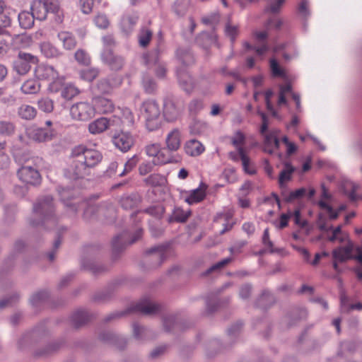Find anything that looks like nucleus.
<instances>
[{
    "mask_svg": "<svg viewBox=\"0 0 362 362\" xmlns=\"http://www.w3.org/2000/svg\"><path fill=\"white\" fill-rule=\"evenodd\" d=\"M176 54L178 60L185 66H189L194 62V56L188 49L179 48L176 52Z\"/></svg>",
    "mask_w": 362,
    "mask_h": 362,
    "instance_id": "obj_38",
    "label": "nucleus"
},
{
    "mask_svg": "<svg viewBox=\"0 0 362 362\" xmlns=\"http://www.w3.org/2000/svg\"><path fill=\"white\" fill-rule=\"evenodd\" d=\"M239 155H240V158L242 160V165H243L244 171L249 175L255 174L256 170L254 168H250L249 167L250 158L245 154L244 148H239Z\"/></svg>",
    "mask_w": 362,
    "mask_h": 362,
    "instance_id": "obj_52",
    "label": "nucleus"
},
{
    "mask_svg": "<svg viewBox=\"0 0 362 362\" xmlns=\"http://www.w3.org/2000/svg\"><path fill=\"white\" fill-rule=\"evenodd\" d=\"M78 94V88L71 83H65L61 92L62 97L66 100H71Z\"/></svg>",
    "mask_w": 362,
    "mask_h": 362,
    "instance_id": "obj_44",
    "label": "nucleus"
},
{
    "mask_svg": "<svg viewBox=\"0 0 362 362\" xmlns=\"http://www.w3.org/2000/svg\"><path fill=\"white\" fill-rule=\"evenodd\" d=\"M279 98L277 101L278 106L281 107V105H288V101L286 98V95L287 94H291L292 98L296 102V110L298 112H301L302 108L300 105V94L298 93L293 92V88L291 83H288L284 85H279Z\"/></svg>",
    "mask_w": 362,
    "mask_h": 362,
    "instance_id": "obj_11",
    "label": "nucleus"
},
{
    "mask_svg": "<svg viewBox=\"0 0 362 362\" xmlns=\"http://www.w3.org/2000/svg\"><path fill=\"white\" fill-rule=\"evenodd\" d=\"M37 106L40 110L49 113L54 110V102L49 98H42L37 101Z\"/></svg>",
    "mask_w": 362,
    "mask_h": 362,
    "instance_id": "obj_51",
    "label": "nucleus"
},
{
    "mask_svg": "<svg viewBox=\"0 0 362 362\" xmlns=\"http://www.w3.org/2000/svg\"><path fill=\"white\" fill-rule=\"evenodd\" d=\"M160 48L159 47H156L148 53L144 54V60L145 64L148 67L151 68L153 66H157L158 64H160Z\"/></svg>",
    "mask_w": 362,
    "mask_h": 362,
    "instance_id": "obj_28",
    "label": "nucleus"
},
{
    "mask_svg": "<svg viewBox=\"0 0 362 362\" xmlns=\"http://www.w3.org/2000/svg\"><path fill=\"white\" fill-rule=\"evenodd\" d=\"M214 41L212 37L206 33H202L197 39V44L204 49H208Z\"/></svg>",
    "mask_w": 362,
    "mask_h": 362,
    "instance_id": "obj_61",
    "label": "nucleus"
},
{
    "mask_svg": "<svg viewBox=\"0 0 362 362\" xmlns=\"http://www.w3.org/2000/svg\"><path fill=\"white\" fill-rule=\"evenodd\" d=\"M358 188L359 186L351 181H346L343 184L344 193L351 202H355L359 199L356 193Z\"/></svg>",
    "mask_w": 362,
    "mask_h": 362,
    "instance_id": "obj_35",
    "label": "nucleus"
},
{
    "mask_svg": "<svg viewBox=\"0 0 362 362\" xmlns=\"http://www.w3.org/2000/svg\"><path fill=\"white\" fill-rule=\"evenodd\" d=\"M245 136L243 132L238 131L232 138V144L239 152V148H243L242 145L245 143Z\"/></svg>",
    "mask_w": 362,
    "mask_h": 362,
    "instance_id": "obj_63",
    "label": "nucleus"
},
{
    "mask_svg": "<svg viewBox=\"0 0 362 362\" xmlns=\"http://www.w3.org/2000/svg\"><path fill=\"white\" fill-rule=\"evenodd\" d=\"M181 142L182 134L179 129H173L167 134L165 143V147L170 151H177L181 146Z\"/></svg>",
    "mask_w": 362,
    "mask_h": 362,
    "instance_id": "obj_18",
    "label": "nucleus"
},
{
    "mask_svg": "<svg viewBox=\"0 0 362 362\" xmlns=\"http://www.w3.org/2000/svg\"><path fill=\"white\" fill-rule=\"evenodd\" d=\"M139 161V158L137 155H134L132 158H130L124 164V169L119 174V177H123L127 173H130L134 168L136 165Z\"/></svg>",
    "mask_w": 362,
    "mask_h": 362,
    "instance_id": "obj_55",
    "label": "nucleus"
},
{
    "mask_svg": "<svg viewBox=\"0 0 362 362\" xmlns=\"http://www.w3.org/2000/svg\"><path fill=\"white\" fill-rule=\"evenodd\" d=\"M294 170L295 168L290 163L285 164L284 169H283L279 174V182L281 187L284 182L291 179V175Z\"/></svg>",
    "mask_w": 362,
    "mask_h": 362,
    "instance_id": "obj_45",
    "label": "nucleus"
},
{
    "mask_svg": "<svg viewBox=\"0 0 362 362\" xmlns=\"http://www.w3.org/2000/svg\"><path fill=\"white\" fill-rule=\"evenodd\" d=\"M111 141L117 149L127 153L134 146L136 139L130 132L121 130L113 134Z\"/></svg>",
    "mask_w": 362,
    "mask_h": 362,
    "instance_id": "obj_7",
    "label": "nucleus"
},
{
    "mask_svg": "<svg viewBox=\"0 0 362 362\" xmlns=\"http://www.w3.org/2000/svg\"><path fill=\"white\" fill-rule=\"evenodd\" d=\"M148 330L142 326H140L137 323L133 324V334L134 337L138 340H142L146 339L148 336Z\"/></svg>",
    "mask_w": 362,
    "mask_h": 362,
    "instance_id": "obj_59",
    "label": "nucleus"
},
{
    "mask_svg": "<svg viewBox=\"0 0 362 362\" xmlns=\"http://www.w3.org/2000/svg\"><path fill=\"white\" fill-rule=\"evenodd\" d=\"M74 160L71 165L64 170L65 176L71 180L84 178L90 174L92 169L103 159L102 153L93 148L79 145L73 148Z\"/></svg>",
    "mask_w": 362,
    "mask_h": 362,
    "instance_id": "obj_1",
    "label": "nucleus"
},
{
    "mask_svg": "<svg viewBox=\"0 0 362 362\" xmlns=\"http://www.w3.org/2000/svg\"><path fill=\"white\" fill-rule=\"evenodd\" d=\"M232 261L231 257L225 258L214 264L211 265L204 272L202 273L203 276H208L209 274L214 272H219L225 266Z\"/></svg>",
    "mask_w": 362,
    "mask_h": 362,
    "instance_id": "obj_43",
    "label": "nucleus"
},
{
    "mask_svg": "<svg viewBox=\"0 0 362 362\" xmlns=\"http://www.w3.org/2000/svg\"><path fill=\"white\" fill-rule=\"evenodd\" d=\"M143 230L141 228H137L132 235L131 240L128 242V244H133L137 240H139L142 235ZM127 237L129 234L127 232H124L121 234L116 235L112 241V252L114 254L119 253L121 252L127 244Z\"/></svg>",
    "mask_w": 362,
    "mask_h": 362,
    "instance_id": "obj_10",
    "label": "nucleus"
},
{
    "mask_svg": "<svg viewBox=\"0 0 362 362\" xmlns=\"http://www.w3.org/2000/svg\"><path fill=\"white\" fill-rule=\"evenodd\" d=\"M144 182L146 185L150 186H161L165 183V178L160 174H152L146 177Z\"/></svg>",
    "mask_w": 362,
    "mask_h": 362,
    "instance_id": "obj_50",
    "label": "nucleus"
},
{
    "mask_svg": "<svg viewBox=\"0 0 362 362\" xmlns=\"http://www.w3.org/2000/svg\"><path fill=\"white\" fill-rule=\"evenodd\" d=\"M76 60L81 64L88 65L90 62L89 55L83 49H78L75 53Z\"/></svg>",
    "mask_w": 362,
    "mask_h": 362,
    "instance_id": "obj_64",
    "label": "nucleus"
},
{
    "mask_svg": "<svg viewBox=\"0 0 362 362\" xmlns=\"http://www.w3.org/2000/svg\"><path fill=\"white\" fill-rule=\"evenodd\" d=\"M64 79V76H59V74H57L56 78L52 79V82L49 84L48 90L52 93L62 91L65 85Z\"/></svg>",
    "mask_w": 362,
    "mask_h": 362,
    "instance_id": "obj_47",
    "label": "nucleus"
},
{
    "mask_svg": "<svg viewBox=\"0 0 362 362\" xmlns=\"http://www.w3.org/2000/svg\"><path fill=\"white\" fill-rule=\"evenodd\" d=\"M21 90L25 94H35L40 90V85L33 79L27 80L22 84Z\"/></svg>",
    "mask_w": 362,
    "mask_h": 362,
    "instance_id": "obj_41",
    "label": "nucleus"
},
{
    "mask_svg": "<svg viewBox=\"0 0 362 362\" xmlns=\"http://www.w3.org/2000/svg\"><path fill=\"white\" fill-rule=\"evenodd\" d=\"M99 74V70L95 68L85 69L80 71V77L84 81H92Z\"/></svg>",
    "mask_w": 362,
    "mask_h": 362,
    "instance_id": "obj_53",
    "label": "nucleus"
},
{
    "mask_svg": "<svg viewBox=\"0 0 362 362\" xmlns=\"http://www.w3.org/2000/svg\"><path fill=\"white\" fill-rule=\"evenodd\" d=\"M141 201V197L137 193L124 194L120 198V204L121 206L125 210L133 209L138 206Z\"/></svg>",
    "mask_w": 362,
    "mask_h": 362,
    "instance_id": "obj_25",
    "label": "nucleus"
},
{
    "mask_svg": "<svg viewBox=\"0 0 362 362\" xmlns=\"http://www.w3.org/2000/svg\"><path fill=\"white\" fill-rule=\"evenodd\" d=\"M35 74L40 80H52L59 74L52 66L42 64L35 69Z\"/></svg>",
    "mask_w": 362,
    "mask_h": 362,
    "instance_id": "obj_26",
    "label": "nucleus"
},
{
    "mask_svg": "<svg viewBox=\"0 0 362 362\" xmlns=\"http://www.w3.org/2000/svg\"><path fill=\"white\" fill-rule=\"evenodd\" d=\"M221 302L216 298H209L208 297L206 300V313L209 315L215 311L220 307Z\"/></svg>",
    "mask_w": 362,
    "mask_h": 362,
    "instance_id": "obj_60",
    "label": "nucleus"
},
{
    "mask_svg": "<svg viewBox=\"0 0 362 362\" xmlns=\"http://www.w3.org/2000/svg\"><path fill=\"white\" fill-rule=\"evenodd\" d=\"M160 308V305L153 302L149 298H144L135 305L131 306L122 312H114L109 314L104 319L105 322L112 321L114 319L119 318L128 313L138 312L146 315L156 313Z\"/></svg>",
    "mask_w": 362,
    "mask_h": 362,
    "instance_id": "obj_3",
    "label": "nucleus"
},
{
    "mask_svg": "<svg viewBox=\"0 0 362 362\" xmlns=\"http://www.w3.org/2000/svg\"><path fill=\"white\" fill-rule=\"evenodd\" d=\"M90 316L87 311L78 310L75 311L71 316V322L76 327H79L90 320Z\"/></svg>",
    "mask_w": 362,
    "mask_h": 362,
    "instance_id": "obj_34",
    "label": "nucleus"
},
{
    "mask_svg": "<svg viewBox=\"0 0 362 362\" xmlns=\"http://www.w3.org/2000/svg\"><path fill=\"white\" fill-rule=\"evenodd\" d=\"M122 83V78L118 75L112 74L99 79L93 86V90L98 94H111L115 88Z\"/></svg>",
    "mask_w": 362,
    "mask_h": 362,
    "instance_id": "obj_6",
    "label": "nucleus"
},
{
    "mask_svg": "<svg viewBox=\"0 0 362 362\" xmlns=\"http://www.w3.org/2000/svg\"><path fill=\"white\" fill-rule=\"evenodd\" d=\"M33 214L40 218L37 222L35 220L30 221V224L33 226H38L40 223L45 224L49 221L54 225L57 219L54 215L53 198L51 196H45L40 198L33 205Z\"/></svg>",
    "mask_w": 362,
    "mask_h": 362,
    "instance_id": "obj_2",
    "label": "nucleus"
},
{
    "mask_svg": "<svg viewBox=\"0 0 362 362\" xmlns=\"http://www.w3.org/2000/svg\"><path fill=\"white\" fill-rule=\"evenodd\" d=\"M275 301L273 294L268 290H264L256 302V306L266 309Z\"/></svg>",
    "mask_w": 362,
    "mask_h": 362,
    "instance_id": "obj_33",
    "label": "nucleus"
},
{
    "mask_svg": "<svg viewBox=\"0 0 362 362\" xmlns=\"http://www.w3.org/2000/svg\"><path fill=\"white\" fill-rule=\"evenodd\" d=\"M115 115L120 119L121 122L124 126L130 127L134 125V117L132 112L131 111V110L129 108L118 107Z\"/></svg>",
    "mask_w": 362,
    "mask_h": 362,
    "instance_id": "obj_29",
    "label": "nucleus"
},
{
    "mask_svg": "<svg viewBox=\"0 0 362 362\" xmlns=\"http://www.w3.org/2000/svg\"><path fill=\"white\" fill-rule=\"evenodd\" d=\"M306 193V189L303 187L291 192L288 194H284L286 202L290 203L296 199L303 197Z\"/></svg>",
    "mask_w": 362,
    "mask_h": 362,
    "instance_id": "obj_56",
    "label": "nucleus"
},
{
    "mask_svg": "<svg viewBox=\"0 0 362 362\" xmlns=\"http://www.w3.org/2000/svg\"><path fill=\"white\" fill-rule=\"evenodd\" d=\"M38 62L36 56L30 53L19 52L18 57L13 61V69L21 75L27 74L31 69L32 65Z\"/></svg>",
    "mask_w": 362,
    "mask_h": 362,
    "instance_id": "obj_8",
    "label": "nucleus"
},
{
    "mask_svg": "<svg viewBox=\"0 0 362 362\" xmlns=\"http://www.w3.org/2000/svg\"><path fill=\"white\" fill-rule=\"evenodd\" d=\"M101 59L112 70L119 71L124 65V59L121 56L115 55L110 49H103Z\"/></svg>",
    "mask_w": 362,
    "mask_h": 362,
    "instance_id": "obj_16",
    "label": "nucleus"
},
{
    "mask_svg": "<svg viewBox=\"0 0 362 362\" xmlns=\"http://www.w3.org/2000/svg\"><path fill=\"white\" fill-rule=\"evenodd\" d=\"M152 37V32L147 28H141L139 35L138 40L139 45L145 47H146Z\"/></svg>",
    "mask_w": 362,
    "mask_h": 362,
    "instance_id": "obj_49",
    "label": "nucleus"
},
{
    "mask_svg": "<svg viewBox=\"0 0 362 362\" xmlns=\"http://www.w3.org/2000/svg\"><path fill=\"white\" fill-rule=\"evenodd\" d=\"M30 9L37 20L44 21L49 13L58 11L59 5L57 0H33Z\"/></svg>",
    "mask_w": 362,
    "mask_h": 362,
    "instance_id": "obj_5",
    "label": "nucleus"
},
{
    "mask_svg": "<svg viewBox=\"0 0 362 362\" xmlns=\"http://www.w3.org/2000/svg\"><path fill=\"white\" fill-rule=\"evenodd\" d=\"M177 76L182 88L187 93H191L194 88V82L191 76L185 69H178Z\"/></svg>",
    "mask_w": 362,
    "mask_h": 362,
    "instance_id": "obj_23",
    "label": "nucleus"
},
{
    "mask_svg": "<svg viewBox=\"0 0 362 362\" xmlns=\"http://www.w3.org/2000/svg\"><path fill=\"white\" fill-rule=\"evenodd\" d=\"M259 46H253L247 42L243 43L244 47L247 51L254 50L257 55L262 56L265 54L269 49L267 42L260 43Z\"/></svg>",
    "mask_w": 362,
    "mask_h": 362,
    "instance_id": "obj_48",
    "label": "nucleus"
},
{
    "mask_svg": "<svg viewBox=\"0 0 362 362\" xmlns=\"http://www.w3.org/2000/svg\"><path fill=\"white\" fill-rule=\"evenodd\" d=\"M58 38L62 42L63 47L67 50H71L76 46V40L74 35L66 31H62L58 33Z\"/></svg>",
    "mask_w": 362,
    "mask_h": 362,
    "instance_id": "obj_31",
    "label": "nucleus"
},
{
    "mask_svg": "<svg viewBox=\"0 0 362 362\" xmlns=\"http://www.w3.org/2000/svg\"><path fill=\"white\" fill-rule=\"evenodd\" d=\"M56 135V131L52 128H37L31 133L33 140L45 142L52 140Z\"/></svg>",
    "mask_w": 362,
    "mask_h": 362,
    "instance_id": "obj_21",
    "label": "nucleus"
},
{
    "mask_svg": "<svg viewBox=\"0 0 362 362\" xmlns=\"http://www.w3.org/2000/svg\"><path fill=\"white\" fill-rule=\"evenodd\" d=\"M174 151H170L166 147L161 148L156 158H154V163L162 165L168 163H175L178 159L173 155Z\"/></svg>",
    "mask_w": 362,
    "mask_h": 362,
    "instance_id": "obj_22",
    "label": "nucleus"
},
{
    "mask_svg": "<svg viewBox=\"0 0 362 362\" xmlns=\"http://www.w3.org/2000/svg\"><path fill=\"white\" fill-rule=\"evenodd\" d=\"M344 246H339L332 250V255L334 259L339 262H345L353 259L352 252L355 248V244L348 238Z\"/></svg>",
    "mask_w": 362,
    "mask_h": 362,
    "instance_id": "obj_12",
    "label": "nucleus"
},
{
    "mask_svg": "<svg viewBox=\"0 0 362 362\" xmlns=\"http://www.w3.org/2000/svg\"><path fill=\"white\" fill-rule=\"evenodd\" d=\"M279 129H273L263 136L262 150L269 154H273L279 148L280 141L278 139Z\"/></svg>",
    "mask_w": 362,
    "mask_h": 362,
    "instance_id": "obj_14",
    "label": "nucleus"
},
{
    "mask_svg": "<svg viewBox=\"0 0 362 362\" xmlns=\"http://www.w3.org/2000/svg\"><path fill=\"white\" fill-rule=\"evenodd\" d=\"M17 174L19 179L26 184L36 185L40 182L41 177L38 170L30 165L22 166Z\"/></svg>",
    "mask_w": 362,
    "mask_h": 362,
    "instance_id": "obj_13",
    "label": "nucleus"
},
{
    "mask_svg": "<svg viewBox=\"0 0 362 362\" xmlns=\"http://www.w3.org/2000/svg\"><path fill=\"white\" fill-rule=\"evenodd\" d=\"M70 115L74 119L87 121L94 116V108L88 103H77L71 107Z\"/></svg>",
    "mask_w": 362,
    "mask_h": 362,
    "instance_id": "obj_9",
    "label": "nucleus"
},
{
    "mask_svg": "<svg viewBox=\"0 0 362 362\" xmlns=\"http://www.w3.org/2000/svg\"><path fill=\"white\" fill-rule=\"evenodd\" d=\"M40 47L42 54L47 58L58 57L62 54L59 49L49 42H42Z\"/></svg>",
    "mask_w": 362,
    "mask_h": 362,
    "instance_id": "obj_32",
    "label": "nucleus"
},
{
    "mask_svg": "<svg viewBox=\"0 0 362 362\" xmlns=\"http://www.w3.org/2000/svg\"><path fill=\"white\" fill-rule=\"evenodd\" d=\"M189 215L190 211L185 212L181 208L177 207L174 209L172 216L169 218L168 221L184 223L187 220Z\"/></svg>",
    "mask_w": 362,
    "mask_h": 362,
    "instance_id": "obj_40",
    "label": "nucleus"
},
{
    "mask_svg": "<svg viewBox=\"0 0 362 362\" xmlns=\"http://www.w3.org/2000/svg\"><path fill=\"white\" fill-rule=\"evenodd\" d=\"M49 297V293L46 291H40L34 293L30 299V302L34 307H37L42 303H44Z\"/></svg>",
    "mask_w": 362,
    "mask_h": 362,
    "instance_id": "obj_46",
    "label": "nucleus"
},
{
    "mask_svg": "<svg viewBox=\"0 0 362 362\" xmlns=\"http://www.w3.org/2000/svg\"><path fill=\"white\" fill-rule=\"evenodd\" d=\"M167 245H159L151 247L146 251V254L149 256L148 261H155L151 265L152 268L160 266L166 259Z\"/></svg>",
    "mask_w": 362,
    "mask_h": 362,
    "instance_id": "obj_15",
    "label": "nucleus"
},
{
    "mask_svg": "<svg viewBox=\"0 0 362 362\" xmlns=\"http://www.w3.org/2000/svg\"><path fill=\"white\" fill-rule=\"evenodd\" d=\"M142 84L145 91L148 94L153 93L157 88L155 81L147 76L143 77Z\"/></svg>",
    "mask_w": 362,
    "mask_h": 362,
    "instance_id": "obj_57",
    "label": "nucleus"
},
{
    "mask_svg": "<svg viewBox=\"0 0 362 362\" xmlns=\"http://www.w3.org/2000/svg\"><path fill=\"white\" fill-rule=\"evenodd\" d=\"M36 109L29 105L23 104L18 109V116L25 120H31L34 119L36 116Z\"/></svg>",
    "mask_w": 362,
    "mask_h": 362,
    "instance_id": "obj_36",
    "label": "nucleus"
},
{
    "mask_svg": "<svg viewBox=\"0 0 362 362\" xmlns=\"http://www.w3.org/2000/svg\"><path fill=\"white\" fill-rule=\"evenodd\" d=\"M142 110L146 128L151 132L157 129L160 124V111L158 103L154 100L145 101L142 105Z\"/></svg>",
    "mask_w": 362,
    "mask_h": 362,
    "instance_id": "obj_4",
    "label": "nucleus"
},
{
    "mask_svg": "<svg viewBox=\"0 0 362 362\" xmlns=\"http://www.w3.org/2000/svg\"><path fill=\"white\" fill-rule=\"evenodd\" d=\"M93 107L94 113L99 114H108L115 110V105L111 100L100 96L93 98Z\"/></svg>",
    "mask_w": 362,
    "mask_h": 362,
    "instance_id": "obj_19",
    "label": "nucleus"
},
{
    "mask_svg": "<svg viewBox=\"0 0 362 362\" xmlns=\"http://www.w3.org/2000/svg\"><path fill=\"white\" fill-rule=\"evenodd\" d=\"M57 192L60 196L61 201L65 204V206L71 207L73 211H76V208L74 204H69L68 201L71 199L74 196L72 189L70 187H63L59 186L57 187Z\"/></svg>",
    "mask_w": 362,
    "mask_h": 362,
    "instance_id": "obj_37",
    "label": "nucleus"
},
{
    "mask_svg": "<svg viewBox=\"0 0 362 362\" xmlns=\"http://www.w3.org/2000/svg\"><path fill=\"white\" fill-rule=\"evenodd\" d=\"M205 192L200 188L192 189L189 195L185 197V201L189 205L197 204L202 202L205 197Z\"/></svg>",
    "mask_w": 362,
    "mask_h": 362,
    "instance_id": "obj_39",
    "label": "nucleus"
},
{
    "mask_svg": "<svg viewBox=\"0 0 362 362\" xmlns=\"http://www.w3.org/2000/svg\"><path fill=\"white\" fill-rule=\"evenodd\" d=\"M297 11L298 15L303 20H307L308 18L310 16L308 0H302L297 7Z\"/></svg>",
    "mask_w": 362,
    "mask_h": 362,
    "instance_id": "obj_54",
    "label": "nucleus"
},
{
    "mask_svg": "<svg viewBox=\"0 0 362 362\" xmlns=\"http://www.w3.org/2000/svg\"><path fill=\"white\" fill-rule=\"evenodd\" d=\"M18 19L21 28L30 29L33 26L36 18L32 12L23 11L18 13Z\"/></svg>",
    "mask_w": 362,
    "mask_h": 362,
    "instance_id": "obj_30",
    "label": "nucleus"
},
{
    "mask_svg": "<svg viewBox=\"0 0 362 362\" xmlns=\"http://www.w3.org/2000/svg\"><path fill=\"white\" fill-rule=\"evenodd\" d=\"M95 25L100 29H106L110 25V21L105 14L99 13L94 18Z\"/></svg>",
    "mask_w": 362,
    "mask_h": 362,
    "instance_id": "obj_62",
    "label": "nucleus"
},
{
    "mask_svg": "<svg viewBox=\"0 0 362 362\" xmlns=\"http://www.w3.org/2000/svg\"><path fill=\"white\" fill-rule=\"evenodd\" d=\"M16 125L8 120H0V135L10 136L14 134Z\"/></svg>",
    "mask_w": 362,
    "mask_h": 362,
    "instance_id": "obj_42",
    "label": "nucleus"
},
{
    "mask_svg": "<svg viewBox=\"0 0 362 362\" xmlns=\"http://www.w3.org/2000/svg\"><path fill=\"white\" fill-rule=\"evenodd\" d=\"M180 115V110L172 98H166L163 103V116L168 122L175 121Z\"/></svg>",
    "mask_w": 362,
    "mask_h": 362,
    "instance_id": "obj_20",
    "label": "nucleus"
},
{
    "mask_svg": "<svg viewBox=\"0 0 362 362\" xmlns=\"http://www.w3.org/2000/svg\"><path fill=\"white\" fill-rule=\"evenodd\" d=\"M109 120L106 117H100L88 124V131L91 134H98L109 127Z\"/></svg>",
    "mask_w": 362,
    "mask_h": 362,
    "instance_id": "obj_27",
    "label": "nucleus"
},
{
    "mask_svg": "<svg viewBox=\"0 0 362 362\" xmlns=\"http://www.w3.org/2000/svg\"><path fill=\"white\" fill-rule=\"evenodd\" d=\"M139 14L135 11H128L123 13L120 21V28L125 33H129L139 20Z\"/></svg>",
    "mask_w": 362,
    "mask_h": 362,
    "instance_id": "obj_17",
    "label": "nucleus"
},
{
    "mask_svg": "<svg viewBox=\"0 0 362 362\" xmlns=\"http://www.w3.org/2000/svg\"><path fill=\"white\" fill-rule=\"evenodd\" d=\"M184 149L188 156L192 157L199 156L205 151L204 145L197 139L187 141L185 144Z\"/></svg>",
    "mask_w": 362,
    "mask_h": 362,
    "instance_id": "obj_24",
    "label": "nucleus"
},
{
    "mask_svg": "<svg viewBox=\"0 0 362 362\" xmlns=\"http://www.w3.org/2000/svg\"><path fill=\"white\" fill-rule=\"evenodd\" d=\"M188 0H177L173 5V11L178 16H183L187 9Z\"/></svg>",
    "mask_w": 362,
    "mask_h": 362,
    "instance_id": "obj_58",
    "label": "nucleus"
}]
</instances>
